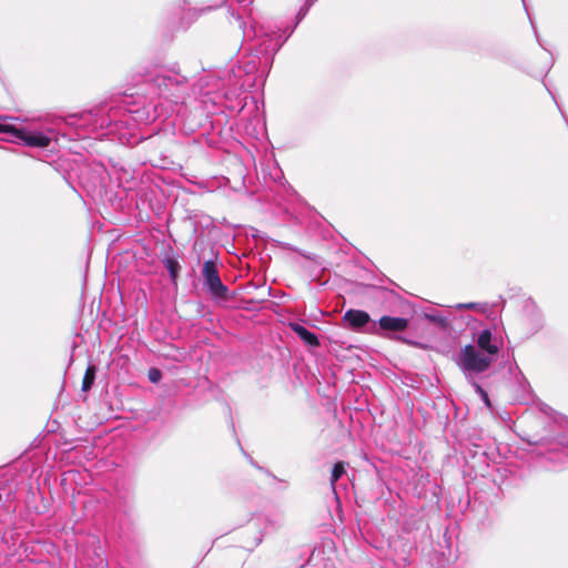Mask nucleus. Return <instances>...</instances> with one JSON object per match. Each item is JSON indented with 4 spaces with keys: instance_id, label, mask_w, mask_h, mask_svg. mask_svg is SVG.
<instances>
[{
    "instance_id": "nucleus-1",
    "label": "nucleus",
    "mask_w": 568,
    "mask_h": 568,
    "mask_svg": "<svg viewBox=\"0 0 568 568\" xmlns=\"http://www.w3.org/2000/svg\"><path fill=\"white\" fill-rule=\"evenodd\" d=\"M18 118L0 116V134L9 142H22L30 148H47L52 141L53 130L39 131L31 126L22 125Z\"/></svg>"
},
{
    "instance_id": "nucleus-2",
    "label": "nucleus",
    "mask_w": 568,
    "mask_h": 568,
    "mask_svg": "<svg viewBox=\"0 0 568 568\" xmlns=\"http://www.w3.org/2000/svg\"><path fill=\"white\" fill-rule=\"evenodd\" d=\"M456 363L463 371L467 381H473L478 374L489 369L494 362L491 361V356L485 355L474 345L469 344L460 349Z\"/></svg>"
},
{
    "instance_id": "nucleus-3",
    "label": "nucleus",
    "mask_w": 568,
    "mask_h": 568,
    "mask_svg": "<svg viewBox=\"0 0 568 568\" xmlns=\"http://www.w3.org/2000/svg\"><path fill=\"white\" fill-rule=\"evenodd\" d=\"M159 95L178 103L186 93L185 78L180 74H158L153 79Z\"/></svg>"
},
{
    "instance_id": "nucleus-4",
    "label": "nucleus",
    "mask_w": 568,
    "mask_h": 568,
    "mask_svg": "<svg viewBox=\"0 0 568 568\" xmlns=\"http://www.w3.org/2000/svg\"><path fill=\"white\" fill-rule=\"evenodd\" d=\"M202 277L204 286L214 298H225L227 286L223 284L219 275V270L213 261H205L202 267Z\"/></svg>"
},
{
    "instance_id": "nucleus-5",
    "label": "nucleus",
    "mask_w": 568,
    "mask_h": 568,
    "mask_svg": "<svg viewBox=\"0 0 568 568\" xmlns=\"http://www.w3.org/2000/svg\"><path fill=\"white\" fill-rule=\"evenodd\" d=\"M408 320L404 317L382 316L378 322H373L368 332L375 335H385L387 332H403L408 327Z\"/></svg>"
},
{
    "instance_id": "nucleus-6",
    "label": "nucleus",
    "mask_w": 568,
    "mask_h": 568,
    "mask_svg": "<svg viewBox=\"0 0 568 568\" xmlns=\"http://www.w3.org/2000/svg\"><path fill=\"white\" fill-rule=\"evenodd\" d=\"M501 345L503 341L493 335L491 331L488 328L483 329L477 337L478 351L485 355L491 356L493 362H495Z\"/></svg>"
},
{
    "instance_id": "nucleus-7",
    "label": "nucleus",
    "mask_w": 568,
    "mask_h": 568,
    "mask_svg": "<svg viewBox=\"0 0 568 568\" xmlns=\"http://www.w3.org/2000/svg\"><path fill=\"white\" fill-rule=\"evenodd\" d=\"M343 321L347 327L354 331H359L372 322L369 314L361 310H348L344 314Z\"/></svg>"
},
{
    "instance_id": "nucleus-8",
    "label": "nucleus",
    "mask_w": 568,
    "mask_h": 568,
    "mask_svg": "<svg viewBox=\"0 0 568 568\" xmlns=\"http://www.w3.org/2000/svg\"><path fill=\"white\" fill-rule=\"evenodd\" d=\"M291 329L307 345L310 346H318L320 341L317 336L306 329L303 325L298 323H290Z\"/></svg>"
},
{
    "instance_id": "nucleus-9",
    "label": "nucleus",
    "mask_w": 568,
    "mask_h": 568,
    "mask_svg": "<svg viewBox=\"0 0 568 568\" xmlns=\"http://www.w3.org/2000/svg\"><path fill=\"white\" fill-rule=\"evenodd\" d=\"M455 310H471L480 314H487L490 310L488 303H460L454 306Z\"/></svg>"
},
{
    "instance_id": "nucleus-10",
    "label": "nucleus",
    "mask_w": 568,
    "mask_h": 568,
    "mask_svg": "<svg viewBox=\"0 0 568 568\" xmlns=\"http://www.w3.org/2000/svg\"><path fill=\"white\" fill-rule=\"evenodd\" d=\"M424 317L428 321L439 325L442 328L446 329L449 326V320L447 316L438 313V312H426Z\"/></svg>"
},
{
    "instance_id": "nucleus-11",
    "label": "nucleus",
    "mask_w": 568,
    "mask_h": 568,
    "mask_svg": "<svg viewBox=\"0 0 568 568\" xmlns=\"http://www.w3.org/2000/svg\"><path fill=\"white\" fill-rule=\"evenodd\" d=\"M94 379H95V367L93 365H90V366H88V368L84 373V376H83L82 390L88 392L92 387Z\"/></svg>"
},
{
    "instance_id": "nucleus-12",
    "label": "nucleus",
    "mask_w": 568,
    "mask_h": 568,
    "mask_svg": "<svg viewBox=\"0 0 568 568\" xmlns=\"http://www.w3.org/2000/svg\"><path fill=\"white\" fill-rule=\"evenodd\" d=\"M282 526V518L278 516L275 517H265V526L264 531L266 534L272 532Z\"/></svg>"
},
{
    "instance_id": "nucleus-13",
    "label": "nucleus",
    "mask_w": 568,
    "mask_h": 568,
    "mask_svg": "<svg viewBox=\"0 0 568 568\" xmlns=\"http://www.w3.org/2000/svg\"><path fill=\"white\" fill-rule=\"evenodd\" d=\"M345 473V467L343 463H337L334 465L331 476V485L333 490H335V483L342 477Z\"/></svg>"
},
{
    "instance_id": "nucleus-14",
    "label": "nucleus",
    "mask_w": 568,
    "mask_h": 568,
    "mask_svg": "<svg viewBox=\"0 0 568 568\" xmlns=\"http://www.w3.org/2000/svg\"><path fill=\"white\" fill-rule=\"evenodd\" d=\"M468 382L471 384V386L474 387L476 394L479 395V397L485 403V405L488 408H490L491 404H490V400H489L487 392L475 379L468 381Z\"/></svg>"
},
{
    "instance_id": "nucleus-15",
    "label": "nucleus",
    "mask_w": 568,
    "mask_h": 568,
    "mask_svg": "<svg viewBox=\"0 0 568 568\" xmlns=\"http://www.w3.org/2000/svg\"><path fill=\"white\" fill-rule=\"evenodd\" d=\"M468 382L471 384V386L474 387L476 394L479 395V397L485 403V405L488 408H490L491 404H490V400H489L487 392L475 379L468 381Z\"/></svg>"
},
{
    "instance_id": "nucleus-16",
    "label": "nucleus",
    "mask_w": 568,
    "mask_h": 568,
    "mask_svg": "<svg viewBox=\"0 0 568 568\" xmlns=\"http://www.w3.org/2000/svg\"><path fill=\"white\" fill-rule=\"evenodd\" d=\"M468 382L471 384V386L474 387L476 394L479 395V397L485 403V405L488 408H490L491 404H490V400H489L487 392L475 379L468 381Z\"/></svg>"
},
{
    "instance_id": "nucleus-17",
    "label": "nucleus",
    "mask_w": 568,
    "mask_h": 568,
    "mask_svg": "<svg viewBox=\"0 0 568 568\" xmlns=\"http://www.w3.org/2000/svg\"><path fill=\"white\" fill-rule=\"evenodd\" d=\"M161 377H162V374L158 368H151L149 371V379L152 383H158L161 379Z\"/></svg>"
},
{
    "instance_id": "nucleus-18",
    "label": "nucleus",
    "mask_w": 568,
    "mask_h": 568,
    "mask_svg": "<svg viewBox=\"0 0 568 568\" xmlns=\"http://www.w3.org/2000/svg\"><path fill=\"white\" fill-rule=\"evenodd\" d=\"M308 8H310V6H306V7H304V8H301V10H300V11H298V13H297V18H298V20H302V19L306 16V13H307V11H308Z\"/></svg>"
},
{
    "instance_id": "nucleus-19",
    "label": "nucleus",
    "mask_w": 568,
    "mask_h": 568,
    "mask_svg": "<svg viewBox=\"0 0 568 568\" xmlns=\"http://www.w3.org/2000/svg\"><path fill=\"white\" fill-rule=\"evenodd\" d=\"M535 317V327L538 329L541 326V315L538 311H536Z\"/></svg>"
},
{
    "instance_id": "nucleus-20",
    "label": "nucleus",
    "mask_w": 568,
    "mask_h": 568,
    "mask_svg": "<svg viewBox=\"0 0 568 568\" xmlns=\"http://www.w3.org/2000/svg\"><path fill=\"white\" fill-rule=\"evenodd\" d=\"M397 339H398V341H402V342H404V343L410 344V345H413V344H414L412 341H408V339H406V338H404V337H397Z\"/></svg>"
},
{
    "instance_id": "nucleus-21",
    "label": "nucleus",
    "mask_w": 568,
    "mask_h": 568,
    "mask_svg": "<svg viewBox=\"0 0 568 568\" xmlns=\"http://www.w3.org/2000/svg\"><path fill=\"white\" fill-rule=\"evenodd\" d=\"M170 272H171L172 277H174L175 276V271H174V268L172 266L170 267Z\"/></svg>"
},
{
    "instance_id": "nucleus-22",
    "label": "nucleus",
    "mask_w": 568,
    "mask_h": 568,
    "mask_svg": "<svg viewBox=\"0 0 568 568\" xmlns=\"http://www.w3.org/2000/svg\"><path fill=\"white\" fill-rule=\"evenodd\" d=\"M235 18H236V20L240 21L242 19V16L240 13H237Z\"/></svg>"
},
{
    "instance_id": "nucleus-23",
    "label": "nucleus",
    "mask_w": 568,
    "mask_h": 568,
    "mask_svg": "<svg viewBox=\"0 0 568 568\" xmlns=\"http://www.w3.org/2000/svg\"><path fill=\"white\" fill-rule=\"evenodd\" d=\"M566 456H568V446L565 448V453H564Z\"/></svg>"
}]
</instances>
